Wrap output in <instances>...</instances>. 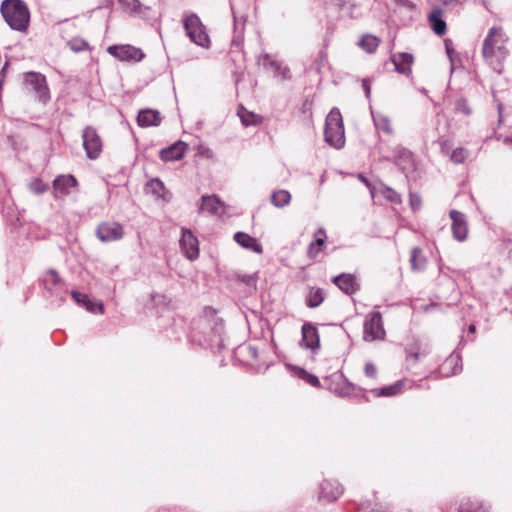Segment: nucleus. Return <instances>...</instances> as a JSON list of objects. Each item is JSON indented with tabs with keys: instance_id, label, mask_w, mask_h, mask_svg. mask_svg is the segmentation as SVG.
<instances>
[{
	"instance_id": "1",
	"label": "nucleus",
	"mask_w": 512,
	"mask_h": 512,
	"mask_svg": "<svg viewBox=\"0 0 512 512\" xmlns=\"http://www.w3.org/2000/svg\"><path fill=\"white\" fill-rule=\"evenodd\" d=\"M508 37L501 27L489 29L482 45V56L485 62L498 74L503 71V62L509 54Z\"/></svg>"
},
{
	"instance_id": "2",
	"label": "nucleus",
	"mask_w": 512,
	"mask_h": 512,
	"mask_svg": "<svg viewBox=\"0 0 512 512\" xmlns=\"http://www.w3.org/2000/svg\"><path fill=\"white\" fill-rule=\"evenodd\" d=\"M0 12L6 24L14 31L25 33L30 23V11L22 0H3Z\"/></svg>"
},
{
	"instance_id": "3",
	"label": "nucleus",
	"mask_w": 512,
	"mask_h": 512,
	"mask_svg": "<svg viewBox=\"0 0 512 512\" xmlns=\"http://www.w3.org/2000/svg\"><path fill=\"white\" fill-rule=\"evenodd\" d=\"M224 325L220 318H203L197 324V331H193L192 339L200 345L209 347L222 346Z\"/></svg>"
},
{
	"instance_id": "4",
	"label": "nucleus",
	"mask_w": 512,
	"mask_h": 512,
	"mask_svg": "<svg viewBox=\"0 0 512 512\" xmlns=\"http://www.w3.org/2000/svg\"><path fill=\"white\" fill-rule=\"evenodd\" d=\"M324 138L330 146L336 149L342 148L345 144L343 120L337 108H333L326 117Z\"/></svg>"
},
{
	"instance_id": "5",
	"label": "nucleus",
	"mask_w": 512,
	"mask_h": 512,
	"mask_svg": "<svg viewBox=\"0 0 512 512\" xmlns=\"http://www.w3.org/2000/svg\"><path fill=\"white\" fill-rule=\"evenodd\" d=\"M182 22L186 35L193 43L204 48L209 47V35L207 34L206 27L203 25L197 14L190 13L185 15Z\"/></svg>"
},
{
	"instance_id": "6",
	"label": "nucleus",
	"mask_w": 512,
	"mask_h": 512,
	"mask_svg": "<svg viewBox=\"0 0 512 512\" xmlns=\"http://www.w3.org/2000/svg\"><path fill=\"white\" fill-rule=\"evenodd\" d=\"M24 83L35 93L36 98L42 102L47 103L50 99L49 88L46 78L39 72H27L24 74Z\"/></svg>"
},
{
	"instance_id": "7",
	"label": "nucleus",
	"mask_w": 512,
	"mask_h": 512,
	"mask_svg": "<svg viewBox=\"0 0 512 512\" xmlns=\"http://www.w3.org/2000/svg\"><path fill=\"white\" fill-rule=\"evenodd\" d=\"M385 330L383 328L382 316L378 311H374L366 317L364 323L363 338L365 341H375L383 339Z\"/></svg>"
},
{
	"instance_id": "8",
	"label": "nucleus",
	"mask_w": 512,
	"mask_h": 512,
	"mask_svg": "<svg viewBox=\"0 0 512 512\" xmlns=\"http://www.w3.org/2000/svg\"><path fill=\"white\" fill-rule=\"evenodd\" d=\"M107 52L117 58L120 61L124 62H140L144 57V52L137 47H134L129 44L123 45H111L107 48Z\"/></svg>"
},
{
	"instance_id": "9",
	"label": "nucleus",
	"mask_w": 512,
	"mask_h": 512,
	"mask_svg": "<svg viewBox=\"0 0 512 512\" xmlns=\"http://www.w3.org/2000/svg\"><path fill=\"white\" fill-rule=\"evenodd\" d=\"M95 233L103 243L114 242L123 238L124 228L119 222L104 221L98 224Z\"/></svg>"
},
{
	"instance_id": "10",
	"label": "nucleus",
	"mask_w": 512,
	"mask_h": 512,
	"mask_svg": "<svg viewBox=\"0 0 512 512\" xmlns=\"http://www.w3.org/2000/svg\"><path fill=\"white\" fill-rule=\"evenodd\" d=\"M83 147L89 159H97L102 151V140L95 128L87 126L82 133Z\"/></svg>"
},
{
	"instance_id": "11",
	"label": "nucleus",
	"mask_w": 512,
	"mask_h": 512,
	"mask_svg": "<svg viewBox=\"0 0 512 512\" xmlns=\"http://www.w3.org/2000/svg\"><path fill=\"white\" fill-rule=\"evenodd\" d=\"M180 248L182 253L189 259L195 260L199 256V243L197 238L193 235L191 230L182 229L180 238Z\"/></svg>"
},
{
	"instance_id": "12",
	"label": "nucleus",
	"mask_w": 512,
	"mask_h": 512,
	"mask_svg": "<svg viewBox=\"0 0 512 512\" xmlns=\"http://www.w3.org/2000/svg\"><path fill=\"white\" fill-rule=\"evenodd\" d=\"M302 339L300 346L311 350L313 353L320 348V338L317 328L311 323H304L301 329Z\"/></svg>"
},
{
	"instance_id": "13",
	"label": "nucleus",
	"mask_w": 512,
	"mask_h": 512,
	"mask_svg": "<svg viewBox=\"0 0 512 512\" xmlns=\"http://www.w3.org/2000/svg\"><path fill=\"white\" fill-rule=\"evenodd\" d=\"M449 216L452 220L451 229L454 239L459 242L465 241L468 235V224L465 215L457 210H451Z\"/></svg>"
},
{
	"instance_id": "14",
	"label": "nucleus",
	"mask_w": 512,
	"mask_h": 512,
	"mask_svg": "<svg viewBox=\"0 0 512 512\" xmlns=\"http://www.w3.org/2000/svg\"><path fill=\"white\" fill-rule=\"evenodd\" d=\"M77 187V180L72 175H59L53 181V195L56 199L63 198Z\"/></svg>"
},
{
	"instance_id": "15",
	"label": "nucleus",
	"mask_w": 512,
	"mask_h": 512,
	"mask_svg": "<svg viewBox=\"0 0 512 512\" xmlns=\"http://www.w3.org/2000/svg\"><path fill=\"white\" fill-rule=\"evenodd\" d=\"M121 9L132 16L146 18L150 7L143 5L139 0H118Z\"/></svg>"
},
{
	"instance_id": "16",
	"label": "nucleus",
	"mask_w": 512,
	"mask_h": 512,
	"mask_svg": "<svg viewBox=\"0 0 512 512\" xmlns=\"http://www.w3.org/2000/svg\"><path fill=\"white\" fill-rule=\"evenodd\" d=\"M71 296L78 305L85 307L87 311L91 313H104V305L101 301H93L87 294L77 291H71Z\"/></svg>"
},
{
	"instance_id": "17",
	"label": "nucleus",
	"mask_w": 512,
	"mask_h": 512,
	"mask_svg": "<svg viewBox=\"0 0 512 512\" xmlns=\"http://www.w3.org/2000/svg\"><path fill=\"white\" fill-rule=\"evenodd\" d=\"M187 150V145L182 142L178 141L171 146L164 148L160 151V158L161 160L168 162V161H177L183 158Z\"/></svg>"
},
{
	"instance_id": "18",
	"label": "nucleus",
	"mask_w": 512,
	"mask_h": 512,
	"mask_svg": "<svg viewBox=\"0 0 512 512\" xmlns=\"http://www.w3.org/2000/svg\"><path fill=\"white\" fill-rule=\"evenodd\" d=\"M259 62L265 67L272 69L275 76L281 77L283 80L290 78V70L287 66H283L282 63L272 59L269 54H264L259 58Z\"/></svg>"
},
{
	"instance_id": "19",
	"label": "nucleus",
	"mask_w": 512,
	"mask_h": 512,
	"mask_svg": "<svg viewBox=\"0 0 512 512\" xmlns=\"http://www.w3.org/2000/svg\"><path fill=\"white\" fill-rule=\"evenodd\" d=\"M200 211L220 215L224 212V206L216 195H204L201 199Z\"/></svg>"
},
{
	"instance_id": "20",
	"label": "nucleus",
	"mask_w": 512,
	"mask_h": 512,
	"mask_svg": "<svg viewBox=\"0 0 512 512\" xmlns=\"http://www.w3.org/2000/svg\"><path fill=\"white\" fill-rule=\"evenodd\" d=\"M333 283L348 295L353 294L359 288L356 278L352 274H340L333 278Z\"/></svg>"
},
{
	"instance_id": "21",
	"label": "nucleus",
	"mask_w": 512,
	"mask_h": 512,
	"mask_svg": "<svg viewBox=\"0 0 512 512\" xmlns=\"http://www.w3.org/2000/svg\"><path fill=\"white\" fill-rule=\"evenodd\" d=\"M413 55L410 53H396L391 57V61L395 66V70L404 75L411 73V66L413 64Z\"/></svg>"
},
{
	"instance_id": "22",
	"label": "nucleus",
	"mask_w": 512,
	"mask_h": 512,
	"mask_svg": "<svg viewBox=\"0 0 512 512\" xmlns=\"http://www.w3.org/2000/svg\"><path fill=\"white\" fill-rule=\"evenodd\" d=\"M342 493L343 489L337 482L323 481L320 485L319 497L328 502L336 500Z\"/></svg>"
},
{
	"instance_id": "23",
	"label": "nucleus",
	"mask_w": 512,
	"mask_h": 512,
	"mask_svg": "<svg viewBox=\"0 0 512 512\" xmlns=\"http://www.w3.org/2000/svg\"><path fill=\"white\" fill-rule=\"evenodd\" d=\"M161 120L159 111L153 109H142L137 116V123L140 127L158 126Z\"/></svg>"
},
{
	"instance_id": "24",
	"label": "nucleus",
	"mask_w": 512,
	"mask_h": 512,
	"mask_svg": "<svg viewBox=\"0 0 512 512\" xmlns=\"http://www.w3.org/2000/svg\"><path fill=\"white\" fill-rule=\"evenodd\" d=\"M428 22L435 34L442 36L447 31L446 22L443 19V11L440 8H433L428 15Z\"/></svg>"
},
{
	"instance_id": "25",
	"label": "nucleus",
	"mask_w": 512,
	"mask_h": 512,
	"mask_svg": "<svg viewBox=\"0 0 512 512\" xmlns=\"http://www.w3.org/2000/svg\"><path fill=\"white\" fill-rule=\"evenodd\" d=\"M234 240L241 247L251 250L256 253H262L263 249L261 244L257 241L256 238L244 233L237 232L234 234Z\"/></svg>"
},
{
	"instance_id": "26",
	"label": "nucleus",
	"mask_w": 512,
	"mask_h": 512,
	"mask_svg": "<svg viewBox=\"0 0 512 512\" xmlns=\"http://www.w3.org/2000/svg\"><path fill=\"white\" fill-rule=\"evenodd\" d=\"M371 115L374 126L378 131H382L383 133L389 136H392L394 134L391 119L389 118V116L385 115L382 112L375 111H371Z\"/></svg>"
},
{
	"instance_id": "27",
	"label": "nucleus",
	"mask_w": 512,
	"mask_h": 512,
	"mask_svg": "<svg viewBox=\"0 0 512 512\" xmlns=\"http://www.w3.org/2000/svg\"><path fill=\"white\" fill-rule=\"evenodd\" d=\"M405 386V382L403 380H398L395 383L372 390V393L376 397H391L398 395L403 392Z\"/></svg>"
},
{
	"instance_id": "28",
	"label": "nucleus",
	"mask_w": 512,
	"mask_h": 512,
	"mask_svg": "<svg viewBox=\"0 0 512 512\" xmlns=\"http://www.w3.org/2000/svg\"><path fill=\"white\" fill-rule=\"evenodd\" d=\"M326 240V232L323 228H319L315 232V239L310 243L308 247V256L313 258L316 257L324 248Z\"/></svg>"
},
{
	"instance_id": "29",
	"label": "nucleus",
	"mask_w": 512,
	"mask_h": 512,
	"mask_svg": "<svg viewBox=\"0 0 512 512\" xmlns=\"http://www.w3.org/2000/svg\"><path fill=\"white\" fill-rule=\"evenodd\" d=\"M147 193H151L157 198H161L163 200H169L170 195L166 191L165 186L161 180L158 178L150 180L146 185Z\"/></svg>"
},
{
	"instance_id": "30",
	"label": "nucleus",
	"mask_w": 512,
	"mask_h": 512,
	"mask_svg": "<svg viewBox=\"0 0 512 512\" xmlns=\"http://www.w3.org/2000/svg\"><path fill=\"white\" fill-rule=\"evenodd\" d=\"M42 283L45 289L51 293H54V290L62 284V279L60 278L57 271L50 269L43 276Z\"/></svg>"
},
{
	"instance_id": "31",
	"label": "nucleus",
	"mask_w": 512,
	"mask_h": 512,
	"mask_svg": "<svg viewBox=\"0 0 512 512\" xmlns=\"http://www.w3.org/2000/svg\"><path fill=\"white\" fill-rule=\"evenodd\" d=\"M411 268L414 271H423L426 266V257L423 255L422 250L414 247L411 250L410 257Z\"/></svg>"
},
{
	"instance_id": "32",
	"label": "nucleus",
	"mask_w": 512,
	"mask_h": 512,
	"mask_svg": "<svg viewBox=\"0 0 512 512\" xmlns=\"http://www.w3.org/2000/svg\"><path fill=\"white\" fill-rule=\"evenodd\" d=\"M380 40L378 37L366 34L361 37V39L358 42V45L367 53H374L378 46H379Z\"/></svg>"
},
{
	"instance_id": "33",
	"label": "nucleus",
	"mask_w": 512,
	"mask_h": 512,
	"mask_svg": "<svg viewBox=\"0 0 512 512\" xmlns=\"http://www.w3.org/2000/svg\"><path fill=\"white\" fill-rule=\"evenodd\" d=\"M291 195L287 190H277L271 195V202L276 207H284L290 203Z\"/></svg>"
},
{
	"instance_id": "34",
	"label": "nucleus",
	"mask_w": 512,
	"mask_h": 512,
	"mask_svg": "<svg viewBox=\"0 0 512 512\" xmlns=\"http://www.w3.org/2000/svg\"><path fill=\"white\" fill-rule=\"evenodd\" d=\"M324 300L323 292L319 288L310 289L307 299L306 305L310 308L318 307Z\"/></svg>"
},
{
	"instance_id": "35",
	"label": "nucleus",
	"mask_w": 512,
	"mask_h": 512,
	"mask_svg": "<svg viewBox=\"0 0 512 512\" xmlns=\"http://www.w3.org/2000/svg\"><path fill=\"white\" fill-rule=\"evenodd\" d=\"M458 512H489V510L477 501L467 500L461 502Z\"/></svg>"
},
{
	"instance_id": "36",
	"label": "nucleus",
	"mask_w": 512,
	"mask_h": 512,
	"mask_svg": "<svg viewBox=\"0 0 512 512\" xmlns=\"http://www.w3.org/2000/svg\"><path fill=\"white\" fill-rule=\"evenodd\" d=\"M332 3L344 15L353 17V10L356 8L354 3L345 0H333Z\"/></svg>"
},
{
	"instance_id": "37",
	"label": "nucleus",
	"mask_w": 512,
	"mask_h": 512,
	"mask_svg": "<svg viewBox=\"0 0 512 512\" xmlns=\"http://www.w3.org/2000/svg\"><path fill=\"white\" fill-rule=\"evenodd\" d=\"M468 156L469 152L467 149L458 147L451 152L450 159L456 164H461L468 158Z\"/></svg>"
},
{
	"instance_id": "38",
	"label": "nucleus",
	"mask_w": 512,
	"mask_h": 512,
	"mask_svg": "<svg viewBox=\"0 0 512 512\" xmlns=\"http://www.w3.org/2000/svg\"><path fill=\"white\" fill-rule=\"evenodd\" d=\"M297 374H298L299 378L303 379L311 386L318 387L320 385V381H319L318 377L313 374L308 373L304 369H299Z\"/></svg>"
},
{
	"instance_id": "39",
	"label": "nucleus",
	"mask_w": 512,
	"mask_h": 512,
	"mask_svg": "<svg viewBox=\"0 0 512 512\" xmlns=\"http://www.w3.org/2000/svg\"><path fill=\"white\" fill-rule=\"evenodd\" d=\"M29 188L35 194H42L47 191L48 186L41 179H34L29 184Z\"/></svg>"
},
{
	"instance_id": "40",
	"label": "nucleus",
	"mask_w": 512,
	"mask_h": 512,
	"mask_svg": "<svg viewBox=\"0 0 512 512\" xmlns=\"http://www.w3.org/2000/svg\"><path fill=\"white\" fill-rule=\"evenodd\" d=\"M384 197L393 204L401 203V196L395 190L386 188L383 192Z\"/></svg>"
},
{
	"instance_id": "41",
	"label": "nucleus",
	"mask_w": 512,
	"mask_h": 512,
	"mask_svg": "<svg viewBox=\"0 0 512 512\" xmlns=\"http://www.w3.org/2000/svg\"><path fill=\"white\" fill-rule=\"evenodd\" d=\"M456 112L463 113L465 115L471 114V108L466 99H458L455 103Z\"/></svg>"
},
{
	"instance_id": "42",
	"label": "nucleus",
	"mask_w": 512,
	"mask_h": 512,
	"mask_svg": "<svg viewBox=\"0 0 512 512\" xmlns=\"http://www.w3.org/2000/svg\"><path fill=\"white\" fill-rule=\"evenodd\" d=\"M240 118H241L243 125H245V126L255 125L258 123V120H257L258 116L251 114V113L240 114Z\"/></svg>"
},
{
	"instance_id": "43",
	"label": "nucleus",
	"mask_w": 512,
	"mask_h": 512,
	"mask_svg": "<svg viewBox=\"0 0 512 512\" xmlns=\"http://www.w3.org/2000/svg\"><path fill=\"white\" fill-rule=\"evenodd\" d=\"M409 204L414 211L419 210L422 204L420 195L417 193H410Z\"/></svg>"
},
{
	"instance_id": "44",
	"label": "nucleus",
	"mask_w": 512,
	"mask_h": 512,
	"mask_svg": "<svg viewBox=\"0 0 512 512\" xmlns=\"http://www.w3.org/2000/svg\"><path fill=\"white\" fill-rule=\"evenodd\" d=\"M427 354L426 350L420 351H414L413 348H409L407 350V360L408 361H417L420 357H423Z\"/></svg>"
},
{
	"instance_id": "45",
	"label": "nucleus",
	"mask_w": 512,
	"mask_h": 512,
	"mask_svg": "<svg viewBox=\"0 0 512 512\" xmlns=\"http://www.w3.org/2000/svg\"><path fill=\"white\" fill-rule=\"evenodd\" d=\"M397 8H405L407 10H413L416 5L410 0H391Z\"/></svg>"
},
{
	"instance_id": "46",
	"label": "nucleus",
	"mask_w": 512,
	"mask_h": 512,
	"mask_svg": "<svg viewBox=\"0 0 512 512\" xmlns=\"http://www.w3.org/2000/svg\"><path fill=\"white\" fill-rule=\"evenodd\" d=\"M364 370L367 377L375 378L377 375V368L373 363H366Z\"/></svg>"
},
{
	"instance_id": "47",
	"label": "nucleus",
	"mask_w": 512,
	"mask_h": 512,
	"mask_svg": "<svg viewBox=\"0 0 512 512\" xmlns=\"http://www.w3.org/2000/svg\"><path fill=\"white\" fill-rule=\"evenodd\" d=\"M362 88L365 92V95L367 98H370V94H371V84H370V81L368 79H363L362 80Z\"/></svg>"
},
{
	"instance_id": "48",
	"label": "nucleus",
	"mask_w": 512,
	"mask_h": 512,
	"mask_svg": "<svg viewBox=\"0 0 512 512\" xmlns=\"http://www.w3.org/2000/svg\"><path fill=\"white\" fill-rule=\"evenodd\" d=\"M360 511L361 512H380L378 508L368 509V507L365 505L361 506Z\"/></svg>"
},
{
	"instance_id": "49",
	"label": "nucleus",
	"mask_w": 512,
	"mask_h": 512,
	"mask_svg": "<svg viewBox=\"0 0 512 512\" xmlns=\"http://www.w3.org/2000/svg\"><path fill=\"white\" fill-rule=\"evenodd\" d=\"M358 178L361 180V182H363L368 188L371 187V183L369 182V180L364 177L362 174H359L358 175Z\"/></svg>"
},
{
	"instance_id": "50",
	"label": "nucleus",
	"mask_w": 512,
	"mask_h": 512,
	"mask_svg": "<svg viewBox=\"0 0 512 512\" xmlns=\"http://www.w3.org/2000/svg\"><path fill=\"white\" fill-rule=\"evenodd\" d=\"M446 52L450 58V61L453 63V49L448 44H446Z\"/></svg>"
},
{
	"instance_id": "51",
	"label": "nucleus",
	"mask_w": 512,
	"mask_h": 512,
	"mask_svg": "<svg viewBox=\"0 0 512 512\" xmlns=\"http://www.w3.org/2000/svg\"><path fill=\"white\" fill-rule=\"evenodd\" d=\"M444 5H452L458 3L459 0H439Z\"/></svg>"
},
{
	"instance_id": "52",
	"label": "nucleus",
	"mask_w": 512,
	"mask_h": 512,
	"mask_svg": "<svg viewBox=\"0 0 512 512\" xmlns=\"http://www.w3.org/2000/svg\"><path fill=\"white\" fill-rule=\"evenodd\" d=\"M497 108H498L499 116L501 117L502 110H503V105L501 103H499Z\"/></svg>"
},
{
	"instance_id": "53",
	"label": "nucleus",
	"mask_w": 512,
	"mask_h": 512,
	"mask_svg": "<svg viewBox=\"0 0 512 512\" xmlns=\"http://www.w3.org/2000/svg\"><path fill=\"white\" fill-rule=\"evenodd\" d=\"M504 143H505V144H512V137H506V138L504 139Z\"/></svg>"
},
{
	"instance_id": "54",
	"label": "nucleus",
	"mask_w": 512,
	"mask_h": 512,
	"mask_svg": "<svg viewBox=\"0 0 512 512\" xmlns=\"http://www.w3.org/2000/svg\"><path fill=\"white\" fill-rule=\"evenodd\" d=\"M9 63L6 62L1 70V73L4 75L5 71H7V67H8Z\"/></svg>"
},
{
	"instance_id": "55",
	"label": "nucleus",
	"mask_w": 512,
	"mask_h": 512,
	"mask_svg": "<svg viewBox=\"0 0 512 512\" xmlns=\"http://www.w3.org/2000/svg\"><path fill=\"white\" fill-rule=\"evenodd\" d=\"M232 11H234V10L232 9ZM233 17H234V27L237 28L238 20H237V18L235 16V12H233Z\"/></svg>"
},
{
	"instance_id": "56",
	"label": "nucleus",
	"mask_w": 512,
	"mask_h": 512,
	"mask_svg": "<svg viewBox=\"0 0 512 512\" xmlns=\"http://www.w3.org/2000/svg\"><path fill=\"white\" fill-rule=\"evenodd\" d=\"M455 360H456V361H458V360H459V359H458V357H456V358H454V357H450V358L448 359V362L452 363V362H453V361H455Z\"/></svg>"
},
{
	"instance_id": "57",
	"label": "nucleus",
	"mask_w": 512,
	"mask_h": 512,
	"mask_svg": "<svg viewBox=\"0 0 512 512\" xmlns=\"http://www.w3.org/2000/svg\"><path fill=\"white\" fill-rule=\"evenodd\" d=\"M475 331V326L474 325H471L469 327V332L473 333Z\"/></svg>"
}]
</instances>
